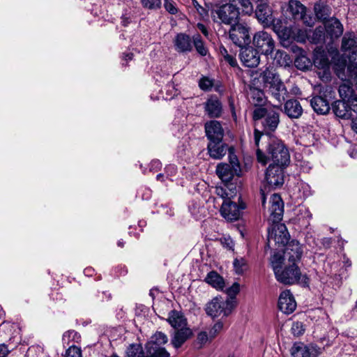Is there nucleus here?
<instances>
[{
  "label": "nucleus",
  "mask_w": 357,
  "mask_h": 357,
  "mask_svg": "<svg viewBox=\"0 0 357 357\" xmlns=\"http://www.w3.org/2000/svg\"><path fill=\"white\" fill-rule=\"evenodd\" d=\"M234 307L233 301H223L221 298H214L206 307V312L208 315L216 317L221 314L228 316Z\"/></svg>",
  "instance_id": "8"
},
{
  "label": "nucleus",
  "mask_w": 357,
  "mask_h": 357,
  "mask_svg": "<svg viewBox=\"0 0 357 357\" xmlns=\"http://www.w3.org/2000/svg\"><path fill=\"white\" fill-rule=\"evenodd\" d=\"M262 135H263V132H261L257 129H255V130H254V142H255V146L257 148L259 147V141H260Z\"/></svg>",
  "instance_id": "58"
},
{
  "label": "nucleus",
  "mask_w": 357,
  "mask_h": 357,
  "mask_svg": "<svg viewBox=\"0 0 357 357\" xmlns=\"http://www.w3.org/2000/svg\"><path fill=\"white\" fill-rule=\"evenodd\" d=\"M344 82L339 86V93L342 100L350 102L356 95L352 87V82L344 81Z\"/></svg>",
  "instance_id": "32"
},
{
  "label": "nucleus",
  "mask_w": 357,
  "mask_h": 357,
  "mask_svg": "<svg viewBox=\"0 0 357 357\" xmlns=\"http://www.w3.org/2000/svg\"><path fill=\"white\" fill-rule=\"evenodd\" d=\"M205 131L209 142L222 140L224 136V130L221 123L215 120L205 123Z\"/></svg>",
  "instance_id": "17"
},
{
  "label": "nucleus",
  "mask_w": 357,
  "mask_h": 357,
  "mask_svg": "<svg viewBox=\"0 0 357 357\" xmlns=\"http://www.w3.org/2000/svg\"><path fill=\"white\" fill-rule=\"evenodd\" d=\"M268 241H273L275 244L286 245L289 240V234L284 224L273 223L271 229H268Z\"/></svg>",
  "instance_id": "11"
},
{
  "label": "nucleus",
  "mask_w": 357,
  "mask_h": 357,
  "mask_svg": "<svg viewBox=\"0 0 357 357\" xmlns=\"http://www.w3.org/2000/svg\"><path fill=\"white\" fill-rule=\"evenodd\" d=\"M334 114L341 119H350L351 117V109L350 105L345 100H337L332 104Z\"/></svg>",
  "instance_id": "22"
},
{
  "label": "nucleus",
  "mask_w": 357,
  "mask_h": 357,
  "mask_svg": "<svg viewBox=\"0 0 357 357\" xmlns=\"http://www.w3.org/2000/svg\"><path fill=\"white\" fill-rule=\"evenodd\" d=\"M213 86V81L208 77H203L199 81V86L203 91H209Z\"/></svg>",
  "instance_id": "46"
},
{
  "label": "nucleus",
  "mask_w": 357,
  "mask_h": 357,
  "mask_svg": "<svg viewBox=\"0 0 357 357\" xmlns=\"http://www.w3.org/2000/svg\"><path fill=\"white\" fill-rule=\"evenodd\" d=\"M314 12L317 17L325 22L328 20L331 8L326 5L319 3L314 5Z\"/></svg>",
  "instance_id": "36"
},
{
  "label": "nucleus",
  "mask_w": 357,
  "mask_h": 357,
  "mask_svg": "<svg viewBox=\"0 0 357 357\" xmlns=\"http://www.w3.org/2000/svg\"><path fill=\"white\" fill-rule=\"evenodd\" d=\"M268 91L271 97L278 102L279 105L276 107L278 109H280L282 102L285 100L288 96V91L283 82L278 86L272 87V89H269Z\"/></svg>",
  "instance_id": "23"
},
{
  "label": "nucleus",
  "mask_w": 357,
  "mask_h": 357,
  "mask_svg": "<svg viewBox=\"0 0 357 357\" xmlns=\"http://www.w3.org/2000/svg\"><path fill=\"white\" fill-rule=\"evenodd\" d=\"M223 324L222 323L218 321L215 323L213 326L209 330L208 335L210 337V340H213L216 337V335L220 332L222 329Z\"/></svg>",
  "instance_id": "48"
},
{
  "label": "nucleus",
  "mask_w": 357,
  "mask_h": 357,
  "mask_svg": "<svg viewBox=\"0 0 357 357\" xmlns=\"http://www.w3.org/2000/svg\"><path fill=\"white\" fill-rule=\"evenodd\" d=\"M162 346L147 342L145 346L147 357H169V354Z\"/></svg>",
  "instance_id": "30"
},
{
  "label": "nucleus",
  "mask_w": 357,
  "mask_h": 357,
  "mask_svg": "<svg viewBox=\"0 0 357 357\" xmlns=\"http://www.w3.org/2000/svg\"><path fill=\"white\" fill-rule=\"evenodd\" d=\"M192 335V332L188 327L174 330L171 343L175 348H179Z\"/></svg>",
  "instance_id": "21"
},
{
  "label": "nucleus",
  "mask_w": 357,
  "mask_h": 357,
  "mask_svg": "<svg viewBox=\"0 0 357 357\" xmlns=\"http://www.w3.org/2000/svg\"><path fill=\"white\" fill-rule=\"evenodd\" d=\"M193 43L196 50L199 54L202 56H206L207 54L208 50L199 34H196L193 36Z\"/></svg>",
  "instance_id": "41"
},
{
  "label": "nucleus",
  "mask_w": 357,
  "mask_h": 357,
  "mask_svg": "<svg viewBox=\"0 0 357 357\" xmlns=\"http://www.w3.org/2000/svg\"><path fill=\"white\" fill-rule=\"evenodd\" d=\"M288 10L294 19H302L305 13V8L300 1L290 0L289 1Z\"/></svg>",
  "instance_id": "33"
},
{
  "label": "nucleus",
  "mask_w": 357,
  "mask_h": 357,
  "mask_svg": "<svg viewBox=\"0 0 357 357\" xmlns=\"http://www.w3.org/2000/svg\"><path fill=\"white\" fill-rule=\"evenodd\" d=\"M314 111L319 114H326L330 110L328 102L321 96H314L310 100Z\"/></svg>",
  "instance_id": "25"
},
{
  "label": "nucleus",
  "mask_w": 357,
  "mask_h": 357,
  "mask_svg": "<svg viewBox=\"0 0 357 357\" xmlns=\"http://www.w3.org/2000/svg\"><path fill=\"white\" fill-rule=\"evenodd\" d=\"M350 109L357 114V95L349 102Z\"/></svg>",
  "instance_id": "62"
},
{
  "label": "nucleus",
  "mask_w": 357,
  "mask_h": 357,
  "mask_svg": "<svg viewBox=\"0 0 357 357\" xmlns=\"http://www.w3.org/2000/svg\"><path fill=\"white\" fill-rule=\"evenodd\" d=\"M222 243L225 248L229 250H232L234 246V243L231 238H224V240L222 241Z\"/></svg>",
  "instance_id": "59"
},
{
  "label": "nucleus",
  "mask_w": 357,
  "mask_h": 357,
  "mask_svg": "<svg viewBox=\"0 0 357 357\" xmlns=\"http://www.w3.org/2000/svg\"><path fill=\"white\" fill-rule=\"evenodd\" d=\"M252 43L259 52L267 56L271 54L275 48L272 36L264 31H258L254 35Z\"/></svg>",
  "instance_id": "9"
},
{
  "label": "nucleus",
  "mask_w": 357,
  "mask_h": 357,
  "mask_svg": "<svg viewBox=\"0 0 357 357\" xmlns=\"http://www.w3.org/2000/svg\"><path fill=\"white\" fill-rule=\"evenodd\" d=\"M229 158L230 164L220 163L216 167V174L222 182L232 181L234 175H241V169L236 155L230 153Z\"/></svg>",
  "instance_id": "4"
},
{
  "label": "nucleus",
  "mask_w": 357,
  "mask_h": 357,
  "mask_svg": "<svg viewBox=\"0 0 357 357\" xmlns=\"http://www.w3.org/2000/svg\"><path fill=\"white\" fill-rule=\"evenodd\" d=\"M276 106L273 107H255L252 112V119L255 121L262 120L263 132L270 134L274 132L280 123V114L275 109Z\"/></svg>",
  "instance_id": "2"
},
{
  "label": "nucleus",
  "mask_w": 357,
  "mask_h": 357,
  "mask_svg": "<svg viewBox=\"0 0 357 357\" xmlns=\"http://www.w3.org/2000/svg\"><path fill=\"white\" fill-rule=\"evenodd\" d=\"M192 3L193 7L196 9L197 12L202 18H204L207 16V10L202 7L196 0H192Z\"/></svg>",
  "instance_id": "51"
},
{
  "label": "nucleus",
  "mask_w": 357,
  "mask_h": 357,
  "mask_svg": "<svg viewBox=\"0 0 357 357\" xmlns=\"http://www.w3.org/2000/svg\"><path fill=\"white\" fill-rule=\"evenodd\" d=\"M164 6L167 11L171 14H175L177 12V9L175 7L174 2L171 0H164Z\"/></svg>",
  "instance_id": "53"
},
{
  "label": "nucleus",
  "mask_w": 357,
  "mask_h": 357,
  "mask_svg": "<svg viewBox=\"0 0 357 357\" xmlns=\"http://www.w3.org/2000/svg\"><path fill=\"white\" fill-rule=\"evenodd\" d=\"M278 307L284 314L292 313L296 307V303L289 290L282 291L278 299Z\"/></svg>",
  "instance_id": "16"
},
{
  "label": "nucleus",
  "mask_w": 357,
  "mask_h": 357,
  "mask_svg": "<svg viewBox=\"0 0 357 357\" xmlns=\"http://www.w3.org/2000/svg\"><path fill=\"white\" fill-rule=\"evenodd\" d=\"M291 331L294 335L300 336L304 332L303 323L299 321L294 322L292 324Z\"/></svg>",
  "instance_id": "49"
},
{
  "label": "nucleus",
  "mask_w": 357,
  "mask_h": 357,
  "mask_svg": "<svg viewBox=\"0 0 357 357\" xmlns=\"http://www.w3.org/2000/svg\"><path fill=\"white\" fill-rule=\"evenodd\" d=\"M249 100L256 107H264L266 97L264 91L256 87H250L248 93Z\"/></svg>",
  "instance_id": "29"
},
{
  "label": "nucleus",
  "mask_w": 357,
  "mask_h": 357,
  "mask_svg": "<svg viewBox=\"0 0 357 357\" xmlns=\"http://www.w3.org/2000/svg\"><path fill=\"white\" fill-rule=\"evenodd\" d=\"M337 76L343 81L357 82V62L350 63L345 72L338 73Z\"/></svg>",
  "instance_id": "31"
},
{
  "label": "nucleus",
  "mask_w": 357,
  "mask_h": 357,
  "mask_svg": "<svg viewBox=\"0 0 357 357\" xmlns=\"http://www.w3.org/2000/svg\"><path fill=\"white\" fill-rule=\"evenodd\" d=\"M219 54L223 59L229 54L227 50L222 45L219 47Z\"/></svg>",
  "instance_id": "63"
},
{
  "label": "nucleus",
  "mask_w": 357,
  "mask_h": 357,
  "mask_svg": "<svg viewBox=\"0 0 357 357\" xmlns=\"http://www.w3.org/2000/svg\"><path fill=\"white\" fill-rule=\"evenodd\" d=\"M167 336L165 333L158 331L151 336V340L148 342H151V344H155L164 345L167 342Z\"/></svg>",
  "instance_id": "43"
},
{
  "label": "nucleus",
  "mask_w": 357,
  "mask_h": 357,
  "mask_svg": "<svg viewBox=\"0 0 357 357\" xmlns=\"http://www.w3.org/2000/svg\"><path fill=\"white\" fill-rule=\"evenodd\" d=\"M257 158L259 162L265 165L267 163V156L258 148L256 151Z\"/></svg>",
  "instance_id": "55"
},
{
  "label": "nucleus",
  "mask_w": 357,
  "mask_h": 357,
  "mask_svg": "<svg viewBox=\"0 0 357 357\" xmlns=\"http://www.w3.org/2000/svg\"><path fill=\"white\" fill-rule=\"evenodd\" d=\"M357 39L353 33H346L342 40V49L349 50L356 46Z\"/></svg>",
  "instance_id": "38"
},
{
  "label": "nucleus",
  "mask_w": 357,
  "mask_h": 357,
  "mask_svg": "<svg viewBox=\"0 0 357 357\" xmlns=\"http://www.w3.org/2000/svg\"><path fill=\"white\" fill-rule=\"evenodd\" d=\"M207 149L209 155L216 160L221 159L225 155L227 152H229V155L230 153H234L233 149L229 148L228 146L222 142V139L217 140V142H209Z\"/></svg>",
  "instance_id": "15"
},
{
  "label": "nucleus",
  "mask_w": 357,
  "mask_h": 357,
  "mask_svg": "<svg viewBox=\"0 0 357 357\" xmlns=\"http://www.w3.org/2000/svg\"><path fill=\"white\" fill-rule=\"evenodd\" d=\"M246 204L243 202H239L238 204L231 200L225 199L222 201L220 212L221 215L228 221H235L238 220Z\"/></svg>",
  "instance_id": "7"
},
{
  "label": "nucleus",
  "mask_w": 357,
  "mask_h": 357,
  "mask_svg": "<svg viewBox=\"0 0 357 357\" xmlns=\"http://www.w3.org/2000/svg\"><path fill=\"white\" fill-rule=\"evenodd\" d=\"M310 349L302 342L295 343L291 349V357H311Z\"/></svg>",
  "instance_id": "34"
},
{
  "label": "nucleus",
  "mask_w": 357,
  "mask_h": 357,
  "mask_svg": "<svg viewBox=\"0 0 357 357\" xmlns=\"http://www.w3.org/2000/svg\"><path fill=\"white\" fill-rule=\"evenodd\" d=\"M9 350L4 344H0V357H7Z\"/></svg>",
  "instance_id": "61"
},
{
  "label": "nucleus",
  "mask_w": 357,
  "mask_h": 357,
  "mask_svg": "<svg viewBox=\"0 0 357 357\" xmlns=\"http://www.w3.org/2000/svg\"><path fill=\"white\" fill-rule=\"evenodd\" d=\"M240 291V285L238 283L235 282L227 289V294L231 298H234Z\"/></svg>",
  "instance_id": "52"
},
{
  "label": "nucleus",
  "mask_w": 357,
  "mask_h": 357,
  "mask_svg": "<svg viewBox=\"0 0 357 357\" xmlns=\"http://www.w3.org/2000/svg\"><path fill=\"white\" fill-rule=\"evenodd\" d=\"M300 30L295 26L285 25L281 29V31L277 33L279 38L282 43L291 42L297 38V35Z\"/></svg>",
  "instance_id": "27"
},
{
  "label": "nucleus",
  "mask_w": 357,
  "mask_h": 357,
  "mask_svg": "<svg viewBox=\"0 0 357 357\" xmlns=\"http://www.w3.org/2000/svg\"><path fill=\"white\" fill-rule=\"evenodd\" d=\"M249 31L250 29L245 24L236 22L229 29V38L236 46L243 47L250 42Z\"/></svg>",
  "instance_id": "6"
},
{
  "label": "nucleus",
  "mask_w": 357,
  "mask_h": 357,
  "mask_svg": "<svg viewBox=\"0 0 357 357\" xmlns=\"http://www.w3.org/2000/svg\"><path fill=\"white\" fill-rule=\"evenodd\" d=\"M167 321L174 330L188 327L186 319L183 314L176 310L171 311Z\"/></svg>",
  "instance_id": "26"
},
{
  "label": "nucleus",
  "mask_w": 357,
  "mask_h": 357,
  "mask_svg": "<svg viewBox=\"0 0 357 357\" xmlns=\"http://www.w3.org/2000/svg\"><path fill=\"white\" fill-rule=\"evenodd\" d=\"M267 151L273 162V165L285 167L289 164L290 155L289 150L281 140H272L268 146Z\"/></svg>",
  "instance_id": "3"
},
{
  "label": "nucleus",
  "mask_w": 357,
  "mask_h": 357,
  "mask_svg": "<svg viewBox=\"0 0 357 357\" xmlns=\"http://www.w3.org/2000/svg\"><path fill=\"white\" fill-rule=\"evenodd\" d=\"M283 59L286 62L289 59L287 54L282 50H278L275 54V59Z\"/></svg>",
  "instance_id": "60"
},
{
  "label": "nucleus",
  "mask_w": 357,
  "mask_h": 357,
  "mask_svg": "<svg viewBox=\"0 0 357 357\" xmlns=\"http://www.w3.org/2000/svg\"><path fill=\"white\" fill-rule=\"evenodd\" d=\"M197 28L199 29V30L205 36H208V31L206 29V27L203 24H200L199 23L197 24Z\"/></svg>",
  "instance_id": "64"
},
{
  "label": "nucleus",
  "mask_w": 357,
  "mask_h": 357,
  "mask_svg": "<svg viewBox=\"0 0 357 357\" xmlns=\"http://www.w3.org/2000/svg\"><path fill=\"white\" fill-rule=\"evenodd\" d=\"M127 357H147V354H144L142 347L139 344H130L126 350Z\"/></svg>",
  "instance_id": "37"
},
{
  "label": "nucleus",
  "mask_w": 357,
  "mask_h": 357,
  "mask_svg": "<svg viewBox=\"0 0 357 357\" xmlns=\"http://www.w3.org/2000/svg\"><path fill=\"white\" fill-rule=\"evenodd\" d=\"M271 264L276 280L286 285L297 283L307 284L309 279L305 274H302L298 264L287 263L280 258V253H275L271 257Z\"/></svg>",
  "instance_id": "1"
},
{
  "label": "nucleus",
  "mask_w": 357,
  "mask_h": 357,
  "mask_svg": "<svg viewBox=\"0 0 357 357\" xmlns=\"http://www.w3.org/2000/svg\"><path fill=\"white\" fill-rule=\"evenodd\" d=\"M226 190H225V188L224 185L219 186V187L215 188V192L218 197L222 198L223 201L225 199L229 200L228 198V194L226 192Z\"/></svg>",
  "instance_id": "54"
},
{
  "label": "nucleus",
  "mask_w": 357,
  "mask_h": 357,
  "mask_svg": "<svg viewBox=\"0 0 357 357\" xmlns=\"http://www.w3.org/2000/svg\"><path fill=\"white\" fill-rule=\"evenodd\" d=\"M223 183L225 190H227L226 192L228 194V198L231 200V199L234 198L237 194L238 189L236 184L232 182V181Z\"/></svg>",
  "instance_id": "44"
},
{
  "label": "nucleus",
  "mask_w": 357,
  "mask_h": 357,
  "mask_svg": "<svg viewBox=\"0 0 357 357\" xmlns=\"http://www.w3.org/2000/svg\"><path fill=\"white\" fill-rule=\"evenodd\" d=\"M65 357H82L81 349L76 346H71L66 351Z\"/></svg>",
  "instance_id": "50"
},
{
  "label": "nucleus",
  "mask_w": 357,
  "mask_h": 357,
  "mask_svg": "<svg viewBox=\"0 0 357 357\" xmlns=\"http://www.w3.org/2000/svg\"><path fill=\"white\" fill-rule=\"evenodd\" d=\"M284 113L290 119H298L303 114V108L298 100L290 99L284 105Z\"/></svg>",
  "instance_id": "20"
},
{
  "label": "nucleus",
  "mask_w": 357,
  "mask_h": 357,
  "mask_svg": "<svg viewBox=\"0 0 357 357\" xmlns=\"http://www.w3.org/2000/svg\"><path fill=\"white\" fill-rule=\"evenodd\" d=\"M287 24L284 20L273 17V22L269 24V26H272L273 30L277 34L278 32L281 31L282 28Z\"/></svg>",
  "instance_id": "45"
},
{
  "label": "nucleus",
  "mask_w": 357,
  "mask_h": 357,
  "mask_svg": "<svg viewBox=\"0 0 357 357\" xmlns=\"http://www.w3.org/2000/svg\"><path fill=\"white\" fill-rule=\"evenodd\" d=\"M205 112L211 118H218L221 116L222 106L216 97H211L204 104Z\"/></svg>",
  "instance_id": "19"
},
{
  "label": "nucleus",
  "mask_w": 357,
  "mask_h": 357,
  "mask_svg": "<svg viewBox=\"0 0 357 357\" xmlns=\"http://www.w3.org/2000/svg\"><path fill=\"white\" fill-rule=\"evenodd\" d=\"M265 188L275 189L281 187L284 183L283 167L275 165H270L266 172Z\"/></svg>",
  "instance_id": "10"
},
{
  "label": "nucleus",
  "mask_w": 357,
  "mask_h": 357,
  "mask_svg": "<svg viewBox=\"0 0 357 357\" xmlns=\"http://www.w3.org/2000/svg\"><path fill=\"white\" fill-rule=\"evenodd\" d=\"M144 7L149 9H158L161 6L160 0H142Z\"/></svg>",
  "instance_id": "47"
},
{
  "label": "nucleus",
  "mask_w": 357,
  "mask_h": 357,
  "mask_svg": "<svg viewBox=\"0 0 357 357\" xmlns=\"http://www.w3.org/2000/svg\"><path fill=\"white\" fill-rule=\"evenodd\" d=\"M259 52L252 47H243L240 52V59L245 66L255 68L260 61Z\"/></svg>",
  "instance_id": "14"
},
{
  "label": "nucleus",
  "mask_w": 357,
  "mask_h": 357,
  "mask_svg": "<svg viewBox=\"0 0 357 357\" xmlns=\"http://www.w3.org/2000/svg\"><path fill=\"white\" fill-rule=\"evenodd\" d=\"M204 280L217 289H222L224 287L223 278L215 271L209 272Z\"/></svg>",
  "instance_id": "35"
},
{
  "label": "nucleus",
  "mask_w": 357,
  "mask_h": 357,
  "mask_svg": "<svg viewBox=\"0 0 357 357\" xmlns=\"http://www.w3.org/2000/svg\"><path fill=\"white\" fill-rule=\"evenodd\" d=\"M208 340L210 337L206 332H200L197 335V341L200 344H205Z\"/></svg>",
  "instance_id": "56"
},
{
  "label": "nucleus",
  "mask_w": 357,
  "mask_h": 357,
  "mask_svg": "<svg viewBox=\"0 0 357 357\" xmlns=\"http://www.w3.org/2000/svg\"><path fill=\"white\" fill-rule=\"evenodd\" d=\"M174 45L179 52H190L192 47L190 38L184 33H179L176 36Z\"/></svg>",
  "instance_id": "24"
},
{
  "label": "nucleus",
  "mask_w": 357,
  "mask_h": 357,
  "mask_svg": "<svg viewBox=\"0 0 357 357\" xmlns=\"http://www.w3.org/2000/svg\"><path fill=\"white\" fill-rule=\"evenodd\" d=\"M294 64L298 69L305 70L311 66V61L306 56L301 54L295 59Z\"/></svg>",
  "instance_id": "39"
},
{
  "label": "nucleus",
  "mask_w": 357,
  "mask_h": 357,
  "mask_svg": "<svg viewBox=\"0 0 357 357\" xmlns=\"http://www.w3.org/2000/svg\"><path fill=\"white\" fill-rule=\"evenodd\" d=\"M270 204L268 221L272 223L279 222L282 219L284 213V203L281 197L276 193L272 195L270 198Z\"/></svg>",
  "instance_id": "13"
},
{
  "label": "nucleus",
  "mask_w": 357,
  "mask_h": 357,
  "mask_svg": "<svg viewBox=\"0 0 357 357\" xmlns=\"http://www.w3.org/2000/svg\"><path fill=\"white\" fill-rule=\"evenodd\" d=\"M324 24L327 32L332 37L337 38L342 34L343 26L337 18L328 19Z\"/></svg>",
  "instance_id": "28"
},
{
  "label": "nucleus",
  "mask_w": 357,
  "mask_h": 357,
  "mask_svg": "<svg viewBox=\"0 0 357 357\" xmlns=\"http://www.w3.org/2000/svg\"><path fill=\"white\" fill-rule=\"evenodd\" d=\"M302 255V245L298 241L293 240L285 245L283 254H280V258L289 264H298L301 261Z\"/></svg>",
  "instance_id": "12"
},
{
  "label": "nucleus",
  "mask_w": 357,
  "mask_h": 357,
  "mask_svg": "<svg viewBox=\"0 0 357 357\" xmlns=\"http://www.w3.org/2000/svg\"><path fill=\"white\" fill-rule=\"evenodd\" d=\"M236 7L240 6L242 11L245 14L250 15L253 12V6L250 0H229Z\"/></svg>",
  "instance_id": "40"
},
{
  "label": "nucleus",
  "mask_w": 357,
  "mask_h": 357,
  "mask_svg": "<svg viewBox=\"0 0 357 357\" xmlns=\"http://www.w3.org/2000/svg\"><path fill=\"white\" fill-rule=\"evenodd\" d=\"M238 8L229 1V3L222 5L213 12V20L219 23L232 25L238 21Z\"/></svg>",
  "instance_id": "5"
},
{
  "label": "nucleus",
  "mask_w": 357,
  "mask_h": 357,
  "mask_svg": "<svg viewBox=\"0 0 357 357\" xmlns=\"http://www.w3.org/2000/svg\"><path fill=\"white\" fill-rule=\"evenodd\" d=\"M234 268L236 273L242 275L248 268L247 261L243 258H236L233 262Z\"/></svg>",
  "instance_id": "42"
},
{
  "label": "nucleus",
  "mask_w": 357,
  "mask_h": 357,
  "mask_svg": "<svg viewBox=\"0 0 357 357\" xmlns=\"http://www.w3.org/2000/svg\"><path fill=\"white\" fill-rule=\"evenodd\" d=\"M227 63H228L231 67L237 66V61L235 56L232 54H228L225 58L223 59Z\"/></svg>",
  "instance_id": "57"
},
{
  "label": "nucleus",
  "mask_w": 357,
  "mask_h": 357,
  "mask_svg": "<svg viewBox=\"0 0 357 357\" xmlns=\"http://www.w3.org/2000/svg\"><path fill=\"white\" fill-rule=\"evenodd\" d=\"M260 78L261 79L264 87L267 89L268 91L282 82L280 75L275 72L273 68H266L263 70L260 73Z\"/></svg>",
  "instance_id": "18"
}]
</instances>
